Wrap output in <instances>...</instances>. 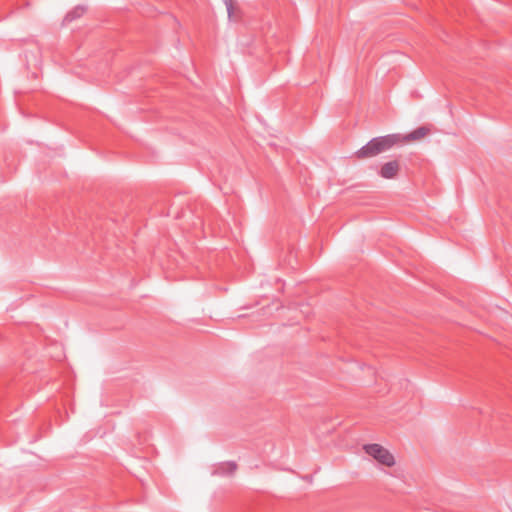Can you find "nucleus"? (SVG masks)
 Masks as SVG:
<instances>
[{"label":"nucleus","instance_id":"obj_3","mask_svg":"<svg viewBox=\"0 0 512 512\" xmlns=\"http://www.w3.org/2000/svg\"><path fill=\"white\" fill-rule=\"evenodd\" d=\"M428 132H429L428 128L421 126L406 135L399 134V137L401 138L399 141V146L404 145L411 141L420 140V139L424 138L428 134Z\"/></svg>","mask_w":512,"mask_h":512},{"label":"nucleus","instance_id":"obj_1","mask_svg":"<svg viewBox=\"0 0 512 512\" xmlns=\"http://www.w3.org/2000/svg\"><path fill=\"white\" fill-rule=\"evenodd\" d=\"M400 139L401 138L399 137V133L375 137L371 139L366 145L357 150L355 152V157L358 159L375 157L395 146H399Z\"/></svg>","mask_w":512,"mask_h":512},{"label":"nucleus","instance_id":"obj_5","mask_svg":"<svg viewBox=\"0 0 512 512\" xmlns=\"http://www.w3.org/2000/svg\"><path fill=\"white\" fill-rule=\"evenodd\" d=\"M86 9L83 6H77L73 10L67 13V15L64 18V21L66 23L72 22L73 20L80 18L84 13Z\"/></svg>","mask_w":512,"mask_h":512},{"label":"nucleus","instance_id":"obj_2","mask_svg":"<svg viewBox=\"0 0 512 512\" xmlns=\"http://www.w3.org/2000/svg\"><path fill=\"white\" fill-rule=\"evenodd\" d=\"M363 449L369 456L373 457L380 464L387 467L395 465L394 456L380 444H366Z\"/></svg>","mask_w":512,"mask_h":512},{"label":"nucleus","instance_id":"obj_7","mask_svg":"<svg viewBox=\"0 0 512 512\" xmlns=\"http://www.w3.org/2000/svg\"><path fill=\"white\" fill-rule=\"evenodd\" d=\"M223 1L226 6V9H227L228 17H229V19H232L234 17L233 16V11H234L233 0H223Z\"/></svg>","mask_w":512,"mask_h":512},{"label":"nucleus","instance_id":"obj_6","mask_svg":"<svg viewBox=\"0 0 512 512\" xmlns=\"http://www.w3.org/2000/svg\"><path fill=\"white\" fill-rule=\"evenodd\" d=\"M236 469L237 465L235 462H225L218 467L217 472L220 474H233Z\"/></svg>","mask_w":512,"mask_h":512},{"label":"nucleus","instance_id":"obj_4","mask_svg":"<svg viewBox=\"0 0 512 512\" xmlns=\"http://www.w3.org/2000/svg\"><path fill=\"white\" fill-rule=\"evenodd\" d=\"M400 165L397 160L386 162L380 169L379 175L385 179H393L397 176Z\"/></svg>","mask_w":512,"mask_h":512}]
</instances>
